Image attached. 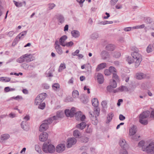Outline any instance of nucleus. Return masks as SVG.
Returning <instances> with one entry per match:
<instances>
[{
  "mask_svg": "<svg viewBox=\"0 0 154 154\" xmlns=\"http://www.w3.org/2000/svg\"><path fill=\"white\" fill-rule=\"evenodd\" d=\"M113 116V114L112 112L109 113L107 115V121L106 123H109L111 121L112 119V117Z\"/></svg>",
  "mask_w": 154,
  "mask_h": 154,
  "instance_id": "nucleus-28",
  "label": "nucleus"
},
{
  "mask_svg": "<svg viewBox=\"0 0 154 154\" xmlns=\"http://www.w3.org/2000/svg\"><path fill=\"white\" fill-rule=\"evenodd\" d=\"M73 45V43L72 41H70L69 42H66L65 45V46H66L68 47L72 46Z\"/></svg>",
  "mask_w": 154,
  "mask_h": 154,
  "instance_id": "nucleus-55",
  "label": "nucleus"
},
{
  "mask_svg": "<svg viewBox=\"0 0 154 154\" xmlns=\"http://www.w3.org/2000/svg\"><path fill=\"white\" fill-rule=\"evenodd\" d=\"M120 91L122 92L123 91H129L128 88L126 86H122L119 87Z\"/></svg>",
  "mask_w": 154,
  "mask_h": 154,
  "instance_id": "nucleus-32",
  "label": "nucleus"
},
{
  "mask_svg": "<svg viewBox=\"0 0 154 154\" xmlns=\"http://www.w3.org/2000/svg\"><path fill=\"white\" fill-rule=\"evenodd\" d=\"M97 80L98 83L99 84H102L104 82V77L103 75L100 73H97Z\"/></svg>",
  "mask_w": 154,
  "mask_h": 154,
  "instance_id": "nucleus-14",
  "label": "nucleus"
},
{
  "mask_svg": "<svg viewBox=\"0 0 154 154\" xmlns=\"http://www.w3.org/2000/svg\"><path fill=\"white\" fill-rule=\"evenodd\" d=\"M127 61L129 64L132 63L134 62V60L131 57H128L127 59Z\"/></svg>",
  "mask_w": 154,
  "mask_h": 154,
  "instance_id": "nucleus-56",
  "label": "nucleus"
},
{
  "mask_svg": "<svg viewBox=\"0 0 154 154\" xmlns=\"http://www.w3.org/2000/svg\"><path fill=\"white\" fill-rule=\"evenodd\" d=\"M144 141L141 140L138 143V145L139 146L142 147V148L143 146H146L144 145Z\"/></svg>",
  "mask_w": 154,
  "mask_h": 154,
  "instance_id": "nucleus-60",
  "label": "nucleus"
},
{
  "mask_svg": "<svg viewBox=\"0 0 154 154\" xmlns=\"http://www.w3.org/2000/svg\"><path fill=\"white\" fill-rule=\"evenodd\" d=\"M75 117L76 120L83 121L85 118V115H82V113L80 111L76 112L75 115Z\"/></svg>",
  "mask_w": 154,
  "mask_h": 154,
  "instance_id": "nucleus-8",
  "label": "nucleus"
},
{
  "mask_svg": "<svg viewBox=\"0 0 154 154\" xmlns=\"http://www.w3.org/2000/svg\"><path fill=\"white\" fill-rule=\"evenodd\" d=\"M112 56L116 58L119 57L121 56V54L120 53L117 52H114L112 53Z\"/></svg>",
  "mask_w": 154,
  "mask_h": 154,
  "instance_id": "nucleus-44",
  "label": "nucleus"
},
{
  "mask_svg": "<svg viewBox=\"0 0 154 154\" xmlns=\"http://www.w3.org/2000/svg\"><path fill=\"white\" fill-rule=\"evenodd\" d=\"M81 135V133L78 130H75L73 131V135L76 138H79Z\"/></svg>",
  "mask_w": 154,
  "mask_h": 154,
  "instance_id": "nucleus-27",
  "label": "nucleus"
},
{
  "mask_svg": "<svg viewBox=\"0 0 154 154\" xmlns=\"http://www.w3.org/2000/svg\"><path fill=\"white\" fill-rule=\"evenodd\" d=\"M92 104L95 107H97L98 106V101L97 99L94 98L92 100Z\"/></svg>",
  "mask_w": 154,
  "mask_h": 154,
  "instance_id": "nucleus-29",
  "label": "nucleus"
},
{
  "mask_svg": "<svg viewBox=\"0 0 154 154\" xmlns=\"http://www.w3.org/2000/svg\"><path fill=\"white\" fill-rule=\"evenodd\" d=\"M52 88L54 91H57L58 89L60 88V85L58 83H54L52 85Z\"/></svg>",
  "mask_w": 154,
  "mask_h": 154,
  "instance_id": "nucleus-34",
  "label": "nucleus"
},
{
  "mask_svg": "<svg viewBox=\"0 0 154 154\" xmlns=\"http://www.w3.org/2000/svg\"><path fill=\"white\" fill-rule=\"evenodd\" d=\"M35 150L40 154H42V151L39 145H36L35 146Z\"/></svg>",
  "mask_w": 154,
  "mask_h": 154,
  "instance_id": "nucleus-41",
  "label": "nucleus"
},
{
  "mask_svg": "<svg viewBox=\"0 0 154 154\" xmlns=\"http://www.w3.org/2000/svg\"><path fill=\"white\" fill-rule=\"evenodd\" d=\"M106 49L110 51H113L114 48V46L112 44H109L106 46Z\"/></svg>",
  "mask_w": 154,
  "mask_h": 154,
  "instance_id": "nucleus-36",
  "label": "nucleus"
},
{
  "mask_svg": "<svg viewBox=\"0 0 154 154\" xmlns=\"http://www.w3.org/2000/svg\"><path fill=\"white\" fill-rule=\"evenodd\" d=\"M38 105H39L38 108L42 109H44L45 106V104L44 102L42 103H41L40 104H39Z\"/></svg>",
  "mask_w": 154,
  "mask_h": 154,
  "instance_id": "nucleus-48",
  "label": "nucleus"
},
{
  "mask_svg": "<svg viewBox=\"0 0 154 154\" xmlns=\"http://www.w3.org/2000/svg\"><path fill=\"white\" fill-rule=\"evenodd\" d=\"M89 117L92 120V123L94 125H97L98 122L97 117V116L96 115L94 116V114H92L91 112H89Z\"/></svg>",
  "mask_w": 154,
  "mask_h": 154,
  "instance_id": "nucleus-11",
  "label": "nucleus"
},
{
  "mask_svg": "<svg viewBox=\"0 0 154 154\" xmlns=\"http://www.w3.org/2000/svg\"><path fill=\"white\" fill-rule=\"evenodd\" d=\"M150 114V112L149 111H144L140 115L139 118L141 119H147L149 116Z\"/></svg>",
  "mask_w": 154,
  "mask_h": 154,
  "instance_id": "nucleus-13",
  "label": "nucleus"
},
{
  "mask_svg": "<svg viewBox=\"0 0 154 154\" xmlns=\"http://www.w3.org/2000/svg\"><path fill=\"white\" fill-rule=\"evenodd\" d=\"M48 8L50 10H52L55 6L56 5L54 3H49L48 5Z\"/></svg>",
  "mask_w": 154,
  "mask_h": 154,
  "instance_id": "nucleus-51",
  "label": "nucleus"
},
{
  "mask_svg": "<svg viewBox=\"0 0 154 154\" xmlns=\"http://www.w3.org/2000/svg\"><path fill=\"white\" fill-rule=\"evenodd\" d=\"M119 0H111L110 1V5L112 6L114 5Z\"/></svg>",
  "mask_w": 154,
  "mask_h": 154,
  "instance_id": "nucleus-57",
  "label": "nucleus"
},
{
  "mask_svg": "<svg viewBox=\"0 0 154 154\" xmlns=\"http://www.w3.org/2000/svg\"><path fill=\"white\" fill-rule=\"evenodd\" d=\"M142 150L148 154H154V143H151L146 146H143Z\"/></svg>",
  "mask_w": 154,
  "mask_h": 154,
  "instance_id": "nucleus-3",
  "label": "nucleus"
},
{
  "mask_svg": "<svg viewBox=\"0 0 154 154\" xmlns=\"http://www.w3.org/2000/svg\"><path fill=\"white\" fill-rule=\"evenodd\" d=\"M79 95V92L76 90H74L72 92V96L74 98L78 97Z\"/></svg>",
  "mask_w": 154,
  "mask_h": 154,
  "instance_id": "nucleus-39",
  "label": "nucleus"
},
{
  "mask_svg": "<svg viewBox=\"0 0 154 154\" xmlns=\"http://www.w3.org/2000/svg\"><path fill=\"white\" fill-rule=\"evenodd\" d=\"M86 125V124L85 122H82L79 124H77L76 125V127L77 128L82 130L85 128Z\"/></svg>",
  "mask_w": 154,
  "mask_h": 154,
  "instance_id": "nucleus-25",
  "label": "nucleus"
},
{
  "mask_svg": "<svg viewBox=\"0 0 154 154\" xmlns=\"http://www.w3.org/2000/svg\"><path fill=\"white\" fill-rule=\"evenodd\" d=\"M104 73L105 75H110V72L109 69H106L104 71Z\"/></svg>",
  "mask_w": 154,
  "mask_h": 154,
  "instance_id": "nucleus-64",
  "label": "nucleus"
},
{
  "mask_svg": "<svg viewBox=\"0 0 154 154\" xmlns=\"http://www.w3.org/2000/svg\"><path fill=\"white\" fill-rule=\"evenodd\" d=\"M76 139L74 137L70 138L68 139L67 142V147L70 148L72 145L75 144L76 143Z\"/></svg>",
  "mask_w": 154,
  "mask_h": 154,
  "instance_id": "nucleus-7",
  "label": "nucleus"
},
{
  "mask_svg": "<svg viewBox=\"0 0 154 154\" xmlns=\"http://www.w3.org/2000/svg\"><path fill=\"white\" fill-rule=\"evenodd\" d=\"M52 123V121L49 118L44 121L39 127V131L42 132L46 130L48 128V125Z\"/></svg>",
  "mask_w": 154,
  "mask_h": 154,
  "instance_id": "nucleus-4",
  "label": "nucleus"
},
{
  "mask_svg": "<svg viewBox=\"0 0 154 154\" xmlns=\"http://www.w3.org/2000/svg\"><path fill=\"white\" fill-rule=\"evenodd\" d=\"M65 68L66 67L65 64H64L61 63L59 67V68L58 69L59 72H61L63 69H65Z\"/></svg>",
  "mask_w": 154,
  "mask_h": 154,
  "instance_id": "nucleus-47",
  "label": "nucleus"
},
{
  "mask_svg": "<svg viewBox=\"0 0 154 154\" xmlns=\"http://www.w3.org/2000/svg\"><path fill=\"white\" fill-rule=\"evenodd\" d=\"M136 78L138 79H142L146 78V75L142 73H138L136 74Z\"/></svg>",
  "mask_w": 154,
  "mask_h": 154,
  "instance_id": "nucleus-23",
  "label": "nucleus"
},
{
  "mask_svg": "<svg viewBox=\"0 0 154 154\" xmlns=\"http://www.w3.org/2000/svg\"><path fill=\"white\" fill-rule=\"evenodd\" d=\"M107 104V101L105 100L103 101L101 103V105L104 108L106 107Z\"/></svg>",
  "mask_w": 154,
  "mask_h": 154,
  "instance_id": "nucleus-58",
  "label": "nucleus"
},
{
  "mask_svg": "<svg viewBox=\"0 0 154 154\" xmlns=\"http://www.w3.org/2000/svg\"><path fill=\"white\" fill-rule=\"evenodd\" d=\"M10 135L7 134H3L1 135V141L6 140L10 137Z\"/></svg>",
  "mask_w": 154,
  "mask_h": 154,
  "instance_id": "nucleus-26",
  "label": "nucleus"
},
{
  "mask_svg": "<svg viewBox=\"0 0 154 154\" xmlns=\"http://www.w3.org/2000/svg\"><path fill=\"white\" fill-rule=\"evenodd\" d=\"M65 113L67 117H71L70 111L69 109H66L65 110Z\"/></svg>",
  "mask_w": 154,
  "mask_h": 154,
  "instance_id": "nucleus-53",
  "label": "nucleus"
},
{
  "mask_svg": "<svg viewBox=\"0 0 154 154\" xmlns=\"http://www.w3.org/2000/svg\"><path fill=\"white\" fill-rule=\"evenodd\" d=\"M67 38V37L66 35H64L61 37L59 39V44L63 47H65V45L66 43H65V41Z\"/></svg>",
  "mask_w": 154,
  "mask_h": 154,
  "instance_id": "nucleus-16",
  "label": "nucleus"
},
{
  "mask_svg": "<svg viewBox=\"0 0 154 154\" xmlns=\"http://www.w3.org/2000/svg\"><path fill=\"white\" fill-rule=\"evenodd\" d=\"M131 29H132V27H128L125 28L124 30L125 32H128L131 31Z\"/></svg>",
  "mask_w": 154,
  "mask_h": 154,
  "instance_id": "nucleus-63",
  "label": "nucleus"
},
{
  "mask_svg": "<svg viewBox=\"0 0 154 154\" xmlns=\"http://www.w3.org/2000/svg\"><path fill=\"white\" fill-rule=\"evenodd\" d=\"M110 82V85L113 88H116L117 86L116 81L114 80H111Z\"/></svg>",
  "mask_w": 154,
  "mask_h": 154,
  "instance_id": "nucleus-30",
  "label": "nucleus"
},
{
  "mask_svg": "<svg viewBox=\"0 0 154 154\" xmlns=\"http://www.w3.org/2000/svg\"><path fill=\"white\" fill-rule=\"evenodd\" d=\"M65 145L64 144H58L56 147V151L57 152H61L65 149Z\"/></svg>",
  "mask_w": 154,
  "mask_h": 154,
  "instance_id": "nucleus-12",
  "label": "nucleus"
},
{
  "mask_svg": "<svg viewBox=\"0 0 154 154\" xmlns=\"http://www.w3.org/2000/svg\"><path fill=\"white\" fill-rule=\"evenodd\" d=\"M62 113L60 112H57L56 115L52 117H50L49 119L52 121L53 123H55V121L58 120V119L62 117Z\"/></svg>",
  "mask_w": 154,
  "mask_h": 154,
  "instance_id": "nucleus-6",
  "label": "nucleus"
},
{
  "mask_svg": "<svg viewBox=\"0 0 154 154\" xmlns=\"http://www.w3.org/2000/svg\"><path fill=\"white\" fill-rule=\"evenodd\" d=\"M42 149L45 152L50 153L54 152L55 150L54 146L49 143L48 142H45L44 143L42 146Z\"/></svg>",
  "mask_w": 154,
  "mask_h": 154,
  "instance_id": "nucleus-1",
  "label": "nucleus"
},
{
  "mask_svg": "<svg viewBox=\"0 0 154 154\" xmlns=\"http://www.w3.org/2000/svg\"><path fill=\"white\" fill-rule=\"evenodd\" d=\"M71 117H72L75 114V108L74 107H72L70 110Z\"/></svg>",
  "mask_w": 154,
  "mask_h": 154,
  "instance_id": "nucleus-40",
  "label": "nucleus"
},
{
  "mask_svg": "<svg viewBox=\"0 0 154 154\" xmlns=\"http://www.w3.org/2000/svg\"><path fill=\"white\" fill-rule=\"evenodd\" d=\"M98 37V34L96 32L93 33L91 35V38L93 39H97Z\"/></svg>",
  "mask_w": 154,
  "mask_h": 154,
  "instance_id": "nucleus-45",
  "label": "nucleus"
},
{
  "mask_svg": "<svg viewBox=\"0 0 154 154\" xmlns=\"http://www.w3.org/2000/svg\"><path fill=\"white\" fill-rule=\"evenodd\" d=\"M19 40V34L18 35L15 39L14 41L12 43V45L14 46L16 44L18 43Z\"/></svg>",
  "mask_w": 154,
  "mask_h": 154,
  "instance_id": "nucleus-38",
  "label": "nucleus"
},
{
  "mask_svg": "<svg viewBox=\"0 0 154 154\" xmlns=\"http://www.w3.org/2000/svg\"><path fill=\"white\" fill-rule=\"evenodd\" d=\"M137 131V127L136 126L133 125L129 130V134L130 136L135 134Z\"/></svg>",
  "mask_w": 154,
  "mask_h": 154,
  "instance_id": "nucleus-19",
  "label": "nucleus"
},
{
  "mask_svg": "<svg viewBox=\"0 0 154 154\" xmlns=\"http://www.w3.org/2000/svg\"><path fill=\"white\" fill-rule=\"evenodd\" d=\"M100 110V109L98 107V106H97V107H95L94 109V112L92 113L95 114V115H96L97 116H98L99 115Z\"/></svg>",
  "mask_w": 154,
  "mask_h": 154,
  "instance_id": "nucleus-33",
  "label": "nucleus"
},
{
  "mask_svg": "<svg viewBox=\"0 0 154 154\" xmlns=\"http://www.w3.org/2000/svg\"><path fill=\"white\" fill-rule=\"evenodd\" d=\"M19 99V96L18 95L16 97H12L8 99L7 100V101H9L11 100H18Z\"/></svg>",
  "mask_w": 154,
  "mask_h": 154,
  "instance_id": "nucleus-43",
  "label": "nucleus"
},
{
  "mask_svg": "<svg viewBox=\"0 0 154 154\" xmlns=\"http://www.w3.org/2000/svg\"><path fill=\"white\" fill-rule=\"evenodd\" d=\"M131 55L134 59L135 67L137 68L140 65L142 60V55L137 51H134L131 54Z\"/></svg>",
  "mask_w": 154,
  "mask_h": 154,
  "instance_id": "nucleus-2",
  "label": "nucleus"
},
{
  "mask_svg": "<svg viewBox=\"0 0 154 154\" xmlns=\"http://www.w3.org/2000/svg\"><path fill=\"white\" fill-rule=\"evenodd\" d=\"M145 26L144 24H142L140 25L132 27V29H143Z\"/></svg>",
  "mask_w": 154,
  "mask_h": 154,
  "instance_id": "nucleus-42",
  "label": "nucleus"
},
{
  "mask_svg": "<svg viewBox=\"0 0 154 154\" xmlns=\"http://www.w3.org/2000/svg\"><path fill=\"white\" fill-rule=\"evenodd\" d=\"M139 122L141 124L144 125H146L148 124L147 120L146 119H141L139 118Z\"/></svg>",
  "mask_w": 154,
  "mask_h": 154,
  "instance_id": "nucleus-31",
  "label": "nucleus"
},
{
  "mask_svg": "<svg viewBox=\"0 0 154 154\" xmlns=\"http://www.w3.org/2000/svg\"><path fill=\"white\" fill-rule=\"evenodd\" d=\"M8 116L9 117L11 118H13L17 116L16 114L13 113H10L8 115Z\"/></svg>",
  "mask_w": 154,
  "mask_h": 154,
  "instance_id": "nucleus-62",
  "label": "nucleus"
},
{
  "mask_svg": "<svg viewBox=\"0 0 154 154\" xmlns=\"http://www.w3.org/2000/svg\"><path fill=\"white\" fill-rule=\"evenodd\" d=\"M55 17L60 24H61L64 22L65 19L63 15L60 14H57L55 16Z\"/></svg>",
  "mask_w": 154,
  "mask_h": 154,
  "instance_id": "nucleus-18",
  "label": "nucleus"
},
{
  "mask_svg": "<svg viewBox=\"0 0 154 154\" xmlns=\"http://www.w3.org/2000/svg\"><path fill=\"white\" fill-rule=\"evenodd\" d=\"M119 154H128V153L126 149H122L120 150Z\"/></svg>",
  "mask_w": 154,
  "mask_h": 154,
  "instance_id": "nucleus-52",
  "label": "nucleus"
},
{
  "mask_svg": "<svg viewBox=\"0 0 154 154\" xmlns=\"http://www.w3.org/2000/svg\"><path fill=\"white\" fill-rule=\"evenodd\" d=\"M144 20L145 23L147 24H150L152 22V20L150 17H145Z\"/></svg>",
  "mask_w": 154,
  "mask_h": 154,
  "instance_id": "nucleus-35",
  "label": "nucleus"
},
{
  "mask_svg": "<svg viewBox=\"0 0 154 154\" xmlns=\"http://www.w3.org/2000/svg\"><path fill=\"white\" fill-rule=\"evenodd\" d=\"M24 56H25L26 62H29L34 59V57L32 55L26 54L24 55Z\"/></svg>",
  "mask_w": 154,
  "mask_h": 154,
  "instance_id": "nucleus-15",
  "label": "nucleus"
},
{
  "mask_svg": "<svg viewBox=\"0 0 154 154\" xmlns=\"http://www.w3.org/2000/svg\"><path fill=\"white\" fill-rule=\"evenodd\" d=\"M152 45L151 44H149L148 46L147 47L146 49V51L147 53H149L151 52L152 51Z\"/></svg>",
  "mask_w": 154,
  "mask_h": 154,
  "instance_id": "nucleus-37",
  "label": "nucleus"
},
{
  "mask_svg": "<svg viewBox=\"0 0 154 154\" xmlns=\"http://www.w3.org/2000/svg\"><path fill=\"white\" fill-rule=\"evenodd\" d=\"M48 137V134L46 132L42 133L39 136V140L42 142L46 140Z\"/></svg>",
  "mask_w": 154,
  "mask_h": 154,
  "instance_id": "nucleus-10",
  "label": "nucleus"
},
{
  "mask_svg": "<svg viewBox=\"0 0 154 154\" xmlns=\"http://www.w3.org/2000/svg\"><path fill=\"white\" fill-rule=\"evenodd\" d=\"M119 144L122 149H126L128 147L127 144L124 139H121L119 141Z\"/></svg>",
  "mask_w": 154,
  "mask_h": 154,
  "instance_id": "nucleus-20",
  "label": "nucleus"
},
{
  "mask_svg": "<svg viewBox=\"0 0 154 154\" xmlns=\"http://www.w3.org/2000/svg\"><path fill=\"white\" fill-rule=\"evenodd\" d=\"M109 70L110 73H116V70L115 68L113 66H110L109 68Z\"/></svg>",
  "mask_w": 154,
  "mask_h": 154,
  "instance_id": "nucleus-46",
  "label": "nucleus"
},
{
  "mask_svg": "<svg viewBox=\"0 0 154 154\" xmlns=\"http://www.w3.org/2000/svg\"><path fill=\"white\" fill-rule=\"evenodd\" d=\"M106 63H102L98 65L97 67L96 70L97 72H98L100 70L104 68L106 66Z\"/></svg>",
  "mask_w": 154,
  "mask_h": 154,
  "instance_id": "nucleus-22",
  "label": "nucleus"
},
{
  "mask_svg": "<svg viewBox=\"0 0 154 154\" xmlns=\"http://www.w3.org/2000/svg\"><path fill=\"white\" fill-rule=\"evenodd\" d=\"M101 55L103 59H106L107 58H109V56L108 53L105 51H102Z\"/></svg>",
  "mask_w": 154,
  "mask_h": 154,
  "instance_id": "nucleus-24",
  "label": "nucleus"
},
{
  "mask_svg": "<svg viewBox=\"0 0 154 154\" xmlns=\"http://www.w3.org/2000/svg\"><path fill=\"white\" fill-rule=\"evenodd\" d=\"M71 34L73 37L76 38L79 37L80 35V33L79 31L76 30H74L71 32Z\"/></svg>",
  "mask_w": 154,
  "mask_h": 154,
  "instance_id": "nucleus-21",
  "label": "nucleus"
},
{
  "mask_svg": "<svg viewBox=\"0 0 154 154\" xmlns=\"http://www.w3.org/2000/svg\"><path fill=\"white\" fill-rule=\"evenodd\" d=\"M59 42L57 40H56L55 42V48L57 52L60 54H61L63 53V51L61 47L60 46Z\"/></svg>",
  "mask_w": 154,
  "mask_h": 154,
  "instance_id": "nucleus-9",
  "label": "nucleus"
},
{
  "mask_svg": "<svg viewBox=\"0 0 154 154\" xmlns=\"http://www.w3.org/2000/svg\"><path fill=\"white\" fill-rule=\"evenodd\" d=\"M25 58V57L24 55L20 57V63H22L25 61L26 62Z\"/></svg>",
  "mask_w": 154,
  "mask_h": 154,
  "instance_id": "nucleus-59",
  "label": "nucleus"
},
{
  "mask_svg": "<svg viewBox=\"0 0 154 154\" xmlns=\"http://www.w3.org/2000/svg\"><path fill=\"white\" fill-rule=\"evenodd\" d=\"M45 93H42L39 94L36 97L35 101V104L36 105L40 104L46 97Z\"/></svg>",
  "mask_w": 154,
  "mask_h": 154,
  "instance_id": "nucleus-5",
  "label": "nucleus"
},
{
  "mask_svg": "<svg viewBox=\"0 0 154 154\" xmlns=\"http://www.w3.org/2000/svg\"><path fill=\"white\" fill-rule=\"evenodd\" d=\"M81 141L84 143H87L89 140V138L86 137H83L81 139Z\"/></svg>",
  "mask_w": 154,
  "mask_h": 154,
  "instance_id": "nucleus-50",
  "label": "nucleus"
},
{
  "mask_svg": "<svg viewBox=\"0 0 154 154\" xmlns=\"http://www.w3.org/2000/svg\"><path fill=\"white\" fill-rule=\"evenodd\" d=\"M88 128L86 130V133H91L92 131V128L91 127H89V126H88Z\"/></svg>",
  "mask_w": 154,
  "mask_h": 154,
  "instance_id": "nucleus-61",
  "label": "nucleus"
},
{
  "mask_svg": "<svg viewBox=\"0 0 154 154\" xmlns=\"http://www.w3.org/2000/svg\"><path fill=\"white\" fill-rule=\"evenodd\" d=\"M27 32V31H23L20 33V38H23L26 35Z\"/></svg>",
  "mask_w": 154,
  "mask_h": 154,
  "instance_id": "nucleus-49",
  "label": "nucleus"
},
{
  "mask_svg": "<svg viewBox=\"0 0 154 154\" xmlns=\"http://www.w3.org/2000/svg\"><path fill=\"white\" fill-rule=\"evenodd\" d=\"M21 128L24 130L27 131L29 128V125L28 123L26 121H23L21 124Z\"/></svg>",
  "mask_w": 154,
  "mask_h": 154,
  "instance_id": "nucleus-17",
  "label": "nucleus"
},
{
  "mask_svg": "<svg viewBox=\"0 0 154 154\" xmlns=\"http://www.w3.org/2000/svg\"><path fill=\"white\" fill-rule=\"evenodd\" d=\"M112 78L113 79L112 80H116V81H117L119 80V77L115 73H113Z\"/></svg>",
  "mask_w": 154,
  "mask_h": 154,
  "instance_id": "nucleus-54",
  "label": "nucleus"
}]
</instances>
